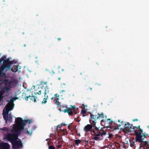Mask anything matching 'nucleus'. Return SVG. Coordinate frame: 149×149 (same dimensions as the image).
<instances>
[{"instance_id": "nucleus-1", "label": "nucleus", "mask_w": 149, "mask_h": 149, "mask_svg": "<svg viewBox=\"0 0 149 149\" xmlns=\"http://www.w3.org/2000/svg\"><path fill=\"white\" fill-rule=\"evenodd\" d=\"M31 122L30 120H23L20 118H18L16 119V124L13 125L10 128L11 132L15 133L13 135L11 134L8 133L9 130L6 128L2 129L4 133H6L3 136V138L6 140L10 141L13 144L14 149H16L21 146V143L20 139L17 138V134L19 130L23 129L26 123H30Z\"/></svg>"}, {"instance_id": "nucleus-2", "label": "nucleus", "mask_w": 149, "mask_h": 149, "mask_svg": "<svg viewBox=\"0 0 149 149\" xmlns=\"http://www.w3.org/2000/svg\"><path fill=\"white\" fill-rule=\"evenodd\" d=\"M13 108V101H10L6 106L3 111V115L4 118L6 122H10L12 120V116L10 114H8L9 111L12 110Z\"/></svg>"}, {"instance_id": "nucleus-3", "label": "nucleus", "mask_w": 149, "mask_h": 149, "mask_svg": "<svg viewBox=\"0 0 149 149\" xmlns=\"http://www.w3.org/2000/svg\"><path fill=\"white\" fill-rule=\"evenodd\" d=\"M31 90L34 91V92L36 94H38L40 95L41 94L40 88L39 87V86L37 85L36 86H33L31 88Z\"/></svg>"}, {"instance_id": "nucleus-4", "label": "nucleus", "mask_w": 149, "mask_h": 149, "mask_svg": "<svg viewBox=\"0 0 149 149\" xmlns=\"http://www.w3.org/2000/svg\"><path fill=\"white\" fill-rule=\"evenodd\" d=\"M0 148L1 149H9L10 147L6 143H2L0 144Z\"/></svg>"}, {"instance_id": "nucleus-5", "label": "nucleus", "mask_w": 149, "mask_h": 149, "mask_svg": "<svg viewBox=\"0 0 149 149\" xmlns=\"http://www.w3.org/2000/svg\"><path fill=\"white\" fill-rule=\"evenodd\" d=\"M92 128V127L91 125L88 124L85 126L84 130L86 132L89 131Z\"/></svg>"}, {"instance_id": "nucleus-6", "label": "nucleus", "mask_w": 149, "mask_h": 149, "mask_svg": "<svg viewBox=\"0 0 149 149\" xmlns=\"http://www.w3.org/2000/svg\"><path fill=\"white\" fill-rule=\"evenodd\" d=\"M64 113L67 112L69 115L72 114V109L70 108H67L63 110Z\"/></svg>"}, {"instance_id": "nucleus-7", "label": "nucleus", "mask_w": 149, "mask_h": 149, "mask_svg": "<svg viewBox=\"0 0 149 149\" xmlns=\"http://www.w3.org/2000/svg\"><path fill=\"white\" fill-rule=\"evenodd\" d=\"M49 91V88L47 86H46L45 87V97H46L45 95H46V94L48 93Z\"/></svg>"}, {"instance_id": "nucleus-8", "label": "nucleus", "mask_w": 149, "mask_h": 149, "mask_svg": "<svg viewBox=\"0 0 149 149\" xmlns=\"http://www.w3.org/2000/svg\"><path fill=\"white\" fill-rule=\"evenodd\" d=\"M28 98L31 100L32 101L34 102H35L36 101V97L33 96H30Z\"/></svg>"}, {"instance_id": "nucleus-9", "label": "nucleus", "mask_w": 149, "mask_h": 149, "mask_svg": "<svg viewBox=\"0 0 149 149\" xmlns=\"http://www.w3.org/2000/svg\"><path fill=\"white\" fill-rule=\"evenodd\" d=\"M26 130L28 134H30V135L31 134L32 132V130L31 129H29V130L28 131V129H26Z\"/></svg>"}, {"instance_id": "nucleus-10", "label": "nucleus", "mask_w": 149, "mask_h": 149, "mask_svg": "<svg viewBox=\"0 0 149 149\" xmlns=\"http://www.w3.org/2000/svg\"><path fill=\"white\" fill-rule=\"evenodd\" d=\"M91 118L92 119H98L99 117H96V116L93 115V114H92L91 115Z\"/></svg>"}, {"instance_id": "nucleus-11", "label": "nucleus", "mask_w": 149, "mask_h": 149, "mask_svg": "<svg viewBox=\"0 0 149 149\" xmlns=\"http://www.w3.org/2000/svg\"><path fill=\"white\" fill-rule=\"evenodd\" d=\"M98 116H97V117H99L98 118L99 119H102L103 117V113H102L101 114H98Z\"/></svg>"}, {"instance_id": "nucleus-12", "label": "nucleus", "mask_w": 149, "mask_h": 149, "mask_svg": "<svg viewBox=\"0 0 149 149\" xmlns=\"http://www.w3.org/2000/svg\"><path fill=\"white\" fill-rule=\"evenodd\" d=\"M47 96L46 98H44L43 101L42 102V103L45 104L47 102Z\"/></svg>"}, {"instance_id": "nucleus-13", "label": "nucleus", "mask_w": 149, "mask_h": 149, "mask_svg": "<svg viewBox=\"0 0 149 149\" xmlns=\"http://www.w3.org/2000/svg\"><path fill=\"white\" fill-rule=\"evenodd\" d=\"M59 99H56L55 100V103L56 104L58 105H59L60 104L59 102Z\"/></svg>"}, {"instance_id": "nucleus-14", "label": "nucleus", "mask_w": 149, "mask_h": 149, "mask_svg": "<svg viewBox=\"0 0 149 149\" xmlns=\"http://www.w3.org/2000/svg\"><path fill=\"white\" fill-rule=\"evenodd\" d=\"M54 97L55 98V99H59V95L58 94H56L54 95Z\"/></svg>"}, {"instance_id": "nucleus-15", "label": "nucleus", "mask_w": 149, "mask_h": 149, "mask_svg": "<svg viewBox=\"0 0 149 149\" xmlns=\"http://www.w3.org/2000/svg\"><path fill=\"white\" fill-rule=\"evenodd\" d=\"M75 142L76 144L78 145L81 142V141L79 140H76Z\"/></svg>"}, {"instance_id": "nucleus-16", "label": "nucleus", "mask_w": 149, "mask_h": 149, "mask_svg": "<svg viewBox=\"0 0 149 149\" xmlns=\"http://www.w3.org/2000/svg\"><path fill=\"white\" fill-rule=\"evenodd\" d=\"M3 94L2 93L0 92V101H1V98L2 97V96L3 95Z\"/></svg>"}, {"instance_id": "nucleus-17", "label": "nucleus", "mask_w": 149, "mask_h": 149, "mask_svg": "<svg viewBox=\"0 0 149 149\" xmlns=\"http://www.w3.org/2000/svg\"><path fill=\"white\" fill-rule=\"evenodd\" d=\"M95 135L96 136H98L101 135V134L100 133H98L96 134H95Z\"/></svg>"}, {"instance_id": "nucleus-18", "label": "nucleus", "mask_w": 149, "mask_h": 149, "mask_svg": "<svg viewBox=\"0 0 149 149\" xmlns=\"http://www.w3.org/2000/svg\"><path fill=\"white\" fill-rule=\"evenodd\" d=\"M86 110L84 109V110H83L81 112L82 113H86Z\"/></svg>"}, {"instance_id": "nucleus-19", "label": "nucleus", "mask_w": 149, "mask_h": 149, "mask_svg": "<svg viewBox=\"0 0 149 149\" xmlns=\"http://www.w3.org/2000/svg\"><path fill=\"white\" fill-rule=\"evenodd\" d=\"M49 149H54V147L53 146H49Z\"/></svg>"}, {"instance_id": "nucleus-20", "label": "nucleus", "mask_w": 149, "mask_h": 149, "mask_svg": "<svg viewBox=\"0 0 149 149\" xmlns=\"http://www.w3.org/2000/svg\"><path fill=\"white\" fill-rule=\"evenodd\" d=\"M94 139L96 140H97L99 139V138L97 137V136H96L94 137Z\"/></svg>"}, {"instance_id": "nucleus-21", "label": "nucleus", "mask_w": 149, "mask_h": 149, "mask_svg": "<svg viewBox=\"0 0 149 149\" xmlns=\"http://www.w3.org/2000/svg\"><path fill=\"white\" fill-rule=\"evenodd\" d=\"M106 134V133L105 132H104L102 134H101V136H102L103 135H105Z\"/></svg>"}, {"instance_id": "nucleus-22", "label": "nucleus", "mask_w": 149, "mask_h": 149, "mask_svg": "<svg viewBox=\"0 0 149 149\" xmlns=\"http://www.w3.org/2000/svg\"><path fill=\"white\" fill-rule=\"evenodd\" d=\"M87 107V105H85L84 107V109L86 110Z\"/></svg>"}, {"instance_id": "nucleus-23", "label": "nucleus", "mask_w": 149, "mask_h": 149, "mask_svg": "<svg viewBox=\"0 0 149 149\" xmlns=\"http://www.w3.org/2000/svg\"><path fill=\"white\" fill-rule=\"evenodd\" d=\"M139 129L140 130V132H143V130L142 129Z\"/></svg>"}, {"instance_id": "nucleus-24", "label": "nucleus", "mask_w": 149, "mask_h": 149, "mask_svg": "<svg viewBox=\"0 0 149 149\" xmlns=\"http://www.w3.org/2000/svg\"><path fill=\"white\" fill-rule=\"evenodd\" d=\"M140 126H138V127H137V128H138V129H140Z\"/></svg>"}, {"instance_id": "nucleus-25", "label": "nucleus", "mask_w": 149, "mask_h": 149, "mask_svg": "<svg viewBox=\"0 0 149 149\" xmlns=\"http://www.w3.org/2000/svg\"><path fill=\"white\" fill-rule=\"evenodd\" d=\"M72 108H74L75 107V106H71Z\"/></svg>"}, {"instance_id": "nucleus-26", "label": "nucleus", "mask_w": 149, "mask_h": 149, "mask_svg": "<svg viewBox=\"0 0 149 149\" xmlns=\"http://www.w3.org/2000/svg\"><path fill=\"white\" fill-rule=\"evenodd\" d=\"M146 149H149V148H148V147H146Z\"/></svg>"}, {"instance_id": "nucleus-27", "label": "nucleus", "mask_w": 149, "mask_h": 149, "mask_svg": "<svg viewBox=\"0 0 149 149\" xmlns=\"http://www.w3.org/2000/svg\"><path fill=\"white\" fill-rule=\"evenodd\" d=\"M54 97H52L51 98V100H52V99H54Z\"/></svg>"}, {"instance_id": "nucleus-28", "label": "nucleus", "mask_w": 149, "mask_h": 149, "mask_svg": "<svg viewBox=\"0 0 149 149\" xmlns=\"http://www.w3.org/2000/svg\"><path fill=\"white\" fill-rule=\"evenodd\" d=\"M111 119H107V120H110Z\"/></svg>"}, {"instance_id": "nucleus-29", "label": "nucleus", "mask_w": 149, "mask_h": 149, "mask_svg": "<svg viewBox=\"0 0 149 149\" xmlns=\"http://www.w3.org/2000/svg\"><path fill=\"white\" fill-rule=\"evenodd\" d=\"M62 92H64L65 91L64 90H63L62 91Z\"/></svg>"}, {"instance_id": "nucleus-30", "label": "nucleus", "mask_w": 149, "mask_h": 149, "mask_svg": "<svg viewBox=\"0 0 149 149\" xmlns=\"http://www.w3.org/2000/svg\"><path fill=\"white\" fill-rule=\"evenodd\" d=\"M58 40H60V38H58Z\"/></svg>"}, {"instance_id": "nucleus-31", "label": "nucleus", "mask_w": 149, "mask_h": 149, "mask_svg": "<svg viewBox=\"0 0 149 149\" xmlns=\"http://www.w3.org/2000/svg\"><path fill=\"white\" fill-rule=\"evenodd\" d=\"M147 127L149 128V127L148 126H147Z\"/></svg>"}, {"instance_id": "nucleus-32", "label": "nucleus", "mask_w": 149, "mask_h": 149, "mask_svg": "<svg viewBox=\"0 0 149 149\" xmlns=\"http://www.w3.org/2000/svg\"><path fill=\"white\" fill-rule=\"evenodd\" d=\"M58 79H59V80H60V78H58Z\"/></svg>"}, {"instance_id": "nucleus-33", "label": "nucleus", "mask_w": 149, "mask_h": 149, "mask_svg": "<svg viewBox=\"0 0 149 149\" xmlns=\"http://www.w3.org/2000/svg\"><path fill=\"white\" fill-rule=\"evenodd\" d=\"M118 122H120V120H118Z\"/></svg>"}, {"instance_id": "nucleus-34", "label": "nucleus", "mask_w": 149, "mask_h": 149, "mask_svg": "<svg viewBox=\"0 0 149 149\" xmlns=\"http://www.w3.org/2000/svg\"><path fill=\"white\" fill-rule=\"evenodd\" d=\"M63 84L64 85H65V84Z\"/></svg>"}, {"instance_id": "nucleus-35", "label": "nucleus", "mask_w": 149, "mask_h": 149, "mask_svg": "<svg viewBox=\"0 0 149 149\" xmlns=\"http://www.w3.org/2000/svg\"><path fill=\"white\" fill-rule=\"evenodd\" d=\"M105 117H106V118H107V116H105Z\"/></svg>"}]
</instances>
